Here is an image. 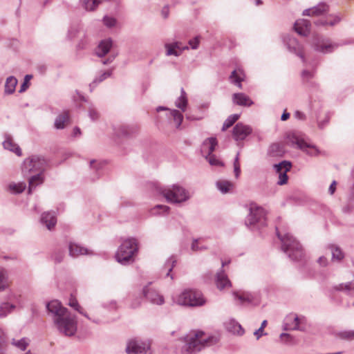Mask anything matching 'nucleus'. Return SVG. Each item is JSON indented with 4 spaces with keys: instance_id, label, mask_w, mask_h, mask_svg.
<instances>
[{
    "instance_id": "nucleus-1",
    "label": "nucleus",
    "mask_w": 354,
    "mask_h": 354,
    "mask_svg": "<svg viewBox=\"0 0 354 354\" xmlns=\"http://www.w3.org/2000/svg\"><path fill=\"white\" fill-rule=\"evenodd\" d=\"M218 341L219 337L217 335H209L202 330H193L185 337L181 353L195 354L205 347L216 344Z\"/></svg>"
},
{
    "instance_id": "nucleus-2",
    "label": "nucleus",
    "mask_w": 354,
    "mask_h": 354,
    "mask_svg": "<svg viewBox=\"0 0 354 354\" xmlns=\"http://www.w3.org/2000/svg\"><path fill=\"white\" fill-rule=\"evenodd\" d=\"M159 194L174 204H181L189 201L192 195L184 187L174 184L169 187L160 188L156 185V194Z\"/></svg>"
},
{
    "instance_id": "nucleus-3",
    "label": "nucleus",
    "mask_w": 354,
    "mask_h": 354,
    "mask_svg": "<svg viewBox=\"0 0 354 354\" xmlns=\"http://www.w3.org/2000/svg\"><path fill=\"white\" fill-rule=\"evenodd\" d=\"M173 300L178 305L188 307H201L207 301L203 293L195 289H185L174 297Z\"/></svg>"
},
{
    "instance_id": "nucleus-4",
    "label": "nucleus",
    "mask_w": 354,
    "mask_h": 354,
    "mask_svg": "<svg viewBox=\"0 0 354 354\" xmlns=\"http://www.w3.org/2000/svg\"><path fill=\"white\" fill-rule=\"evenodd\" d=\"M277 235L281 242V250L293 261L300 260L303 255L301 244L289 233L281 235L276 228Z\"/></svg>"
},
{
    "instance_id": "nucleus-5",
    "label": "nucleus",
    "mask_w": 354,
    "mask_h": 354,
    "mask_svg": "<svg viewBox=\"0 0 354 354\" xmlns=\"http://www.w3.org/2000/svg\"><path fill=\"white\" fill-rule=\"evenodd\" d=\"M138 252V241L134 238H129L120 245L115 254V259L118 263L127 265L134 261V257Z\"/></svg>"
},
{
    "instance_id": "nucleus-6",
    "label": "nucleus",
    "mask_w": 354,
    "mask_h": 354,
    "mask_svg": "<svg viewBox=\"0 0 354 354\" xmlns=\"http://www.w3.org/2000/svg\"><path fill=\"white\" fill-rule=\"evenodd\" d=\"M46 166L47 161L43 156L32 155L24 160L21 166L22 174L26 177L31 174L43 172Z\"/></svg>"
},
{
    "instance_id": "nucleus-7",
    "label": "nucleus",
    "mask_w": 354,
    "mask_h": 354,
    "mask_svg": "<svg viewBox=\"0 0 354 354\" xmlns=\"http://www.w3.org/2000/svg\"><path fill=\"white\" fill-rule=\"evenodd\" d=\"M287 145L291 147H296L309 156H317L319 150L317 147L307 142L304 138L296 133H289L286 136Z\"/></svg>"
},
{
    "instance_id": "nucleus-8",
    "label": "nucleus",
    "mask_w": 354,
    "mask_h": 354,
    "mask_svg": "<svg viewBox=\"0 0 354 354\" xmlns=\"http://www.w3.org/2000/svg\"><path fill=\"white\" fill-rule=\"evenodd\" d=\"M54 325L60 333L68 337L74 335L77 328L76 317L70 311L60 318L59 322H57Z\"/></svg>"
},
{
    "instance_id": "nucleus-9",
    "label": "nucleus",
    "mask_w": 354,
    "mask_h": 354,
    "mask_svg": "<svg viewBox=\"0 0 354 354\" xmlns=\"http://www.w3.org/2000/svg\"><path fill=\"white\" fill-rule=\"evenodd\" d=\"M245 224L252 229H259L266 225L265 210L258 206L252 205L250 208V213L246 217Z\"/></svg>"
},
{
    "instance_id": "nucleus-10",
    "label": "nucleus",
    "mask_w": 354,
    "mask_h": 354,
    "mask_svg": "<svg viewBox=\"0 0 354 354\" xmlns=\"http://www.w3.org/2000/svg\"><path fill=\"white\" fill-rule=\"evenodd\" d=\"M312 46L315 50L326 54L333 52L339 46V44L332 42L328 38L316 35L313 37Z\"/></svg>"
},
{
    "instance_id": "nucleus-11",
    "label": "nucleus",
    "mask_w": 354,
    "mask_h": 354,
    "mask_svg": "<svg viewBox=\"0 0 354 354\" xmlns=\"http://www.w3.org/2000/svg\"><path fill=\"white\" fill-rule=\"evenodd\" d=\"M151 346V341L132 339L127 342L126 352L127 354H147Z\"/></svg>"
},
{
    "instance_id": "nucleus-12",
    "label": "nucleus",
    "mask_w": 354,
    "mask_h": 354,
    "mask_svg": "<svg viewBox=\"0 0 354 354\" xmlns=\"http://www.w3.org/2000/svg\"><path fill=\"white\" fill-rule=\"evenodd\" d=\"M48 315L52 319L53 324L59 322L69 310L64 307L58 300H53L46 304Z\"/></svg>"
},
{
    "instance_id": "nucleus-13",
    "label": "nucleus",
    "mask_w": 354,
    "mask_h": 354,
    "mask_svg": "<svg viewBox=\"0 0 354 354\" xmlns=\"http://www.w3.org/2000/svg\"><path fill=\"white\" fill-rule=\"evenodd\" d=\"M234 297L240 304H248L252 306H257L260 304V296L256 292H234Z\"/></svg>"
},
{
    "instance_id": "nucleus-14",
    "label": "nucleus",
    "mask_w": 354,
    "mask_h": 354,
    "mask_svg": "<svg viewBox=\"0 0 354 354\" xmlns=\"http://www.w3.org/2000/svg\"><path fill=\"white\" fill-rule=\"evenodd\" d=\"M283 42L290 52L295 53L299 57L304 63L306 62V58L303 53V48L295 38L292 37L290 35H287L284 37Z\"/></svg>"
},
{
    "instance_id": "nucleus-15",
    "label": "nucleus",
    "mask_w": 354,
    "mask_h": 354,
    "mask_svg": "<svg viewBox=\"0 0 354 354\" xmlns=\"http://www.w3.org/2000/svg\"><path fill=\"white\" fill-rule=\"evenodd\" d=\"M252 132L250 126L242 122L237 123L233 128L232 136L236 141H243Z\"/></svg>"
},
{
    "instance_id": "nucleus-16",
    "label": "nucleus",
    "mask_w": 354,
    "mask_h": 354,
    "mask_svg": "<svg viewBox=\"0 0 354 354\" xmlns=\"http://www.w3.org/2000/svg\"><path fill=\"white\" fill-rule=\"evenodd\" d=\"M230 263V260L222 261H221L222 268H223L225 266L229 264ZM216 284L217 288L219 290H223L225 288H229L231 286V282L229 280L226 274L224 272V270H223V268H221V271L216 274Z\"/></svg>"
},
{
    "instance_id": "nucleus-17",
    "label": "nucleus",
    "mask_w": 354,
    "mask_h": 354,
    "mask_svg": "<svg viewBox=\"0 0 354 354\" xmlns=\"http://www.w3.org/2000/svg\"><path fill=\"white\" fill-rule=\"evenodd\" d=\"M165 47L167 56L174 55L178 57L182 54L183 51L189 49V46H183L180 41L165 44Z\"/></svg>"
},
{
    "instance_id": "nucleus-18",
    "label": "nucleus",
    "mask_w": 354,
    "mask_h": 354,
    "mask_svg": "<svg viewBox=\"0 0 354 354\" xmlns=\"http://www.w3.org/2000/svg\"><path fill=\"white\" fill-rule=\"evenodd\" d=\"M217 145V140L215 138H207L202 144L201 151L205 158L212 154L215 150V147Z\"/></svg>"
},
{
    "instance_id": "nucleus-19",
    "label": "nucleus",
    "mask_w": 354,
    "mask_h": 354,
    "mask_svg": "<svg viewBox=\"0 0 354 354\" xmlns=\"http://www.w3.org/2000/svg\"><path fill=\"white\" fill-rule=\"evenodd\" d=\"M294 29L299 35L306 36L310 30V23L304 19L297 20L294 24Z\"/></svg>"
},
{
    "instance_id": "nucleus-20",
    "label": "nucleus",
    "mask_w": 354,
    "mask_h": 354,
    "mask_svg": "<svg viewBox=\"0 0 354 354\" xmlns=\"http://www.w3.org/2000/svg\"><path fill=\"white\" fill-rule=\"evenodd\" d=\"M232 102L239 106H250L254 102L253 101L243 93H236L232 95Z\"/></svg>"
},
{
    "instance_id": "nucleus-21",
    "label": "nucleus",
    "mask_w": 354,
    "mask_h": 354,
    "mask_svg": "<svg viewBox=\"0 0 354 354\" xmlns=\"http://www.w3.org/2000/svg\"><path fill=\"white\" fill-rule=\"evenodd\" d=\"M329 7L325 3H320L317 6L306 9L303 12L304 15L319 16L328 11Z\"/></svg>"
},
{
    "instance_id": "nucleus-22",
    "label": "nucleus",
    "mask_w": 354,
    "mask_h": 354,
    "mask_svg": "<svg viewBox=\"0 0 354 354\" xmlns=\"http://www.w3.org/2000/svg\"><path fill=\"white\" fill-rule=\"evenodd\" d=\"M289 320L292 321L290 324L287 323L289 329L300 331H304L305 330V327L303 326V324L305 321L304 317H299L297 315L294 317L289 316L287 318V321Z\"/></svg>"
},
{
    "instance_id": "nucleus-23",
    "label": "nucleus",
    "mask_w": 354,
    "mask_h": 354,
    "mask_svg": "<svg viewBox=\"0 0 354 354\" xmlns=\"http://www.w3.org/2000/svg\"><path fill=\"white\" fill-rule=\"evenodd\" d=\"M112 46L113 41L110 38L101 41L96 50L97 55L98 57H104L109 52Z\"/></svg>"
},
{
    "instance_id": "nucleus-24",
    "label": "nucleus",
    "mask_w": 354,
    "mask_h": 354,
    "mask_svg": "<svg viewBox=\"0 0 354 354\" xmlns=\"http://www.w3.org/2000/svg\"><path fill=\"white\" fill-rule=\"evenodd\" d=\"M229 78L231 83L236 85L239 88H241V82L244 80L245 74L241 68H237L231 73Z\"/></svg>"
},
{
    "instance_id": "nucleus-25",
    "label": "nucleus",
    "mask_w": 354,
    "mask_h": 354,
    "mask_svg": "<svg viewBox=\"0 0 354 354\" xmlns=\"http://www.w3.org/2000/svg\"><path fill=\"white\" fill-rule=\"evenodd\" d=\"M41 222L50 230L56 224L57 218L54 212H44L41 217Z\"/></svg>"
},
{
    "instance_id": "nucleus-26",
    "label": "nucleus",
    "mask_w": 354,
    "mask_h": 354,
    "mask_svg": "<svg viewBox=\"0 0 354 354\" xmlns=\"http://www.w3.org/2000/svg\"><path fill=\"white\" fill-rule=\"evenodd\" d=\"M43 172H39L32 175L29 178L28 183V194H31L32 190L38 185H41L44 182Z\"/></svg>"
},
{
    "instance_id": "nucleus-27",
    "label": "nucleus",
    "mask_w": 354,
    "mask_h": 354,
    "mask_svg": "<svg viewBox=\"0 0 354 354\" xmlns=\"http://www.w3.org/2000/svg\"><path fill=\"white\" fill-rule=\"evenodd\" d=\"M168 117L169 120L173 121L177 129H181V124L183 120V115L180 111L176 109L170 110Z\"/></svg>"
},
{
    "instance_id": "nucleus-28",
    "label": "nucleus",
    "mask_w": 354,
    "mask_h": 354,
    "mask_svg": "<svg viewBox=\"0 0 354 354\" xmlns=\"http://www.w3.org/2000/svg\"><path fill=\"white\" fill-rule=\"evenodd\" d=\"M16 308V306L8 301L0 303V319L6 318L11 314Z\"/></svg>"
},
{
    "instance_id": "nucleus-29",
    "label": "nucleus",
    "mask_w": 354,
    "mask_h": 354,
    "mask_svg": "<svg viewBox=\"0 0 354 354\" xmlns=\"http://www.w3.org/2000/svg\"><path fill=\"white\" fill-rule=\"evenodd\" d=\"M187 104L188 100L187 97V93L184 88H182L180 90V95L176 99L175 105L179 109H180L182 112H185L186 111Z\"/></svg>"
},
{
    "instance_id": "nucleus-30",
    "label": "nucleus",
    "mask_w": 354,
    "mask_h": 354,
    "mask_svg": "<svg viewBox=\"0 0 354 354\" xmlns=\"http://www.w3.org/2000/svg\"><path fill=\"white\" fill-rule=\"evenodd\" d=\"M104 166V162L96 160L90 161V168L93 171V175L91 177L93 180L98 179L100 176V170Z\"/></svg>"
},
{
    "instance_id": "nucleus-31",
    "label": "nucleus",
    "mask_w": 354,
    "mask_h": 354,
    "mask_svg": "<svg viewBox=\"0 0 354 354\" xmlns=\"http://www.w3.org/2000/svg\"><path fill=\"white\" fill-rule=\"evenodd\" d=\"M69 254L73 257H76L79 255L88 254V250L77 244L71 243L68 246Z\"/></svg>"
},
{
    "instance_id": "nucleus-32",
    "label": "nucleus",
    "mask_w": 354,
    "mask_h": 354,
    "mask_svg": "<svg viewBox=\"0 0 354 354\" xmlns=\"http://www.w3.org/2000/svg\"><path fill=\"white\" fill-rule=\"evenodd\" d=\"M69 121V115L68 111H64L59 114L55 120V127L57 129H63L66 124Z\"/></svg>"
},
{
    "instance_id": "nucleus-33",
    "label": "nucleus",
    "mask_w": 354,
    "mask_h": 354,
    "mask_svg": "<svg viewBox=\"0 0 354 354\" xmlns=\"http://www.w3.org/2000/svg\"><path fill=\"white\" fill-rule=\"evenodd\" d=\"M3 146L5 149L12 151L19 156L21 155V149L12 141V138L10 137L6 138V139L3 141Z\"/></svg>"
},
{
    "instance_id": "nucleus-34",
    "label": "nucleus",
    "mask_w": 354,
    "mask_h": 354,
    "mask_svg": "<svg viewBox=\"0 0 354 354\" xmlns=\"http://www.w3.org/2000/svg\"><path fill=\"white\" fill-rule=\"evenodd\" d=\"M10 286V281L7 270L0 267V292L8 289Z\"/></svg>"
},
{
    "instance_id": "nucleus-35",
    "label": "nucleus",
    "mask_w": 354,
    "mask_h": 354,
    "mask_svg": "<svg viewBox=\"0 0 354 354\" xmlns=\"http://www.w3.org/2000/svg\"><path fill=\"white\" fill-rule=\"evenodd\" d=\"M285 153L284 147L280 143L272 144L268 149V153L272 157L282 156Z\"/></svg>"
},
{
    "instance_id": "nucleus-36",
    "label": "nucleus",
    "mask_w": 354,
    "mask_h": 354,
    "mask_svg": "<svg viewBox=\"0 0 354 354\" xmlns=\"http://www.w3.org/2000/svg\"><path fill=\"white\" fill-rule=\"evenodd\" d=\"M217 189L223 194L230 192L234 187V184L229 180H220L216 183Z\"/></svg>"
},
{
    "instance_id": "nucleus-37",
    "label": "nucleus",
    "mask_w": 354,
    "mask_h": 354,
    "mask_svg": "<svg viewBox=\"0 0 354 354\" xmlns=\"http://www.w3.org/2000/svg\"><path fill=\"white\" fill-rule=\"evenodd\" d=\"M17 84V80L15 77H8L6 79L5 84V93L8 95L13 93L15 91Z\"/></svg>"
},
{
    "instance_id": "nucleus-38",
    "label": "nucleus",
    "mask_w": 354,
    "mask_h": 354,
    "mask_svg": "<svg viewBox=\"0 0 354 354\" xmlns=\"http://www.w3.org/2000/svg\"><path fill=\"white\" fill-rule=\"evenodd\" d=\"M155 288L153 282H149L143 288L142 293L144 297L150 300L151 303L155 301L154 298Z\"/></svg>"
},
{
    "instance_id": "nucleus-39",
    "label": "nucleus",
    "mask_w": 354,
    "mask_h": 354,
    "mask_svg": "<svg viewBox=\"0 0 354 354\" xmlns=\"http://www.w3.org/2000/svg\"><path fill=\"white\" fill-rule=\"evenodd\" d=\"M330 249L331 250L332 259L333 261L339 262L344 258V253L338 246L330 245Z\"/></svg>"
},
{
    "instance_id": "nucleus-40",
    "label": "nucleus",
    "mask_w": 354,
    "mask_h": 354,
    "mask_svg": "<svg viewBox=\"0 0 354 354\" xmlns=\"http://www.w3.org/2000/svg\"><path fill=\"white\" fill-rule=\"evenodd\" d=\"M30 340L28 338L24 337L21 339H12L11 344L21 351H25L29 345Z\"/></svg>"
},
{
    "instance_id": "nucleus-41",
    "label": "nucleus",
    "mask_w": 354,
    "mask_h": 354,
    "mask_svg": "<svg viewBox=\"0 0 354 354\" xmlns=\"http://www.w3.org/2000/svg\"><path fill=\"white\" fill-rule=\"evenodd\" d=\"M10 191L13 194H20L23 192L26 187V183L21 182L18 183H10L8 186Z\"/></svg>"
},
{
    "instance_id": "nucleus-42",
    "label": "nucleus",
    "mask_w": 354,
    "mask_h": 354,
    "mask_svg": "<svg viewBox=\"0 0 354 354\" xmlns=\"http://www.w3.org/2000/svg\"><path fill=\"white\" fill-rule=\"evenodd\" d=\"M277 173H281L283 171L288 172L291 168V163L289 161L283 160L279 164L274 165Z\"/></svg>"
},
{
    "instance_id": "nucleus-43",
    "label": "nucleus",
    "mask_w": 354,
    "mask_h": 354,
    "mask_svg": "<svg viewBox=\"0 0 354 354\" xmlns=\"http://www.w3.org/2000/svg\"><path fill=\"white\" fill-rule=\"evenodd\" d=\"M240 117L239 114H233L230 115L224 122L222 131H225L230 127H232Z\"/></svg>"
},
{
    "instance_id": "nucleus-44",
    "label": "nucleus",
    "mask_w": 354,
    "mask_h": 354,
    "mask_svg": "<svg viewBox=\"0 0 354 354\" xmlns=\"http://www.w3.org/2000/svg\"><path fill=\"white\" fill-rule=\"evenodd\" d=\"M68 304L71 307L73 308L78 313H80V314H82V315L86 317L87 319H91V318L88 317V315L82 310V307L79 305V304L75 298H73L71 297L69 299Z\"/></svg>"
},
{
    "instance_id": "nucleus-45",
    "label": "nucleus",
    "mask_w": 354,
    "mask_h": 354,
    "mask_svg": "<svg viewBox=\"0 0 354 354\" xmlns=\"http://www.w3.org/2000/svg\"><path fill=\"white\" fill-rule=\"evenodd\" d=\"M337 337L344 340H354V330L341 331L337 334Z\"/></svg>"
},
{
    "instance_id": "nucleus-46",
    "label": "nucleus",
    "mask_w": 354,
    "mask_h": 354,
    "mask_svg": "<svg viewBox=\"0 0 354 354\" xmlns=\"http://www.w3.org/2000/svg\"><path fill=\"white\" fill-rule=\"evenodd\" d=\"M103 24L107 28H113L117 24V20L114 17L104 16L103 18Z\"/></svg>"
},
{
    "instance_id": "nucleus-47",
    "label": "nucleus",
    "mask_w": 354,
    "mask_h": 354,
    "mask_svg": "<svg viewBox=\"0 0 354 354\" xmlns=\"http://www.w3.org/2000/svg\"><path fill=\"white\" fill-rule=\"evenodd\" d=\"M205 158L208 161L209 165L212 166H223V163L213 154Z\"/></svg>"
},
{
    "instance_id": "nucleus-48",
    "label": "nucleus",
    "mask_w": 354,
    "mask_h": 354,
    "mask_svg": "<svg viewBox=\"0 0 354 354\" xmlns=\"http://www.w3.org/2000/svg\"><path fill=\"white\" fill-rule=\"evenodd\" d=\"M176 263V259L174 257H171L166 262L165 266L168 268V272L167 273V276H169L170 272H171L173 268L175 266Z\"/></svg>"
},
{
    "instance_id": "nucleus-49",
    "label": "nucleus",
    "mask_w": 354,
    "mask_h": 354,
    "mask_svg": "<svg viewBox=\"0 0 354 354\" xmlns=\"http://www.w3.org/2000/svg\"><path fill=\"white\" fill-rule=\"evenodd\" d=\"M200 41H201V37L196 36L194 38L190 39L188 43L192 49L196 50L199 46Z\"/></svg>"
},
{
    "instance_id": "nucleus-50",
    "label": "nucleus",
    "mask_w": 354,
    "mask_h": 354,
    "mask_svg": "<svg viewBox=\"0 0 354 354\" xmlns=\"http://www.w3.org/2000/svg\"><path fill=\"white\" fill-rule=\"evenodd\" d=\"M328 18H330L331 19H328V25L330 26H333L338 23H339L342 20V17L339 15H329Z\"/></svg>"
},
{
    "instance_id": "nucleus-51",
    "label": "nucleus",
    "mask_w": 354,
    "mask_h": 354,
    "mask_svg": "<svg viewBox=\"0 0 354 354\" xmlns=\"http://www.w3.org/2000/svg\"><path fill=\"white\" fill-rule=\"evenodd\" d=\"M280 337L283 342L286 344H293L294 337L288 333H281Z\"/></svg>"
},
{
    "instance_id": "nucleus-52",
    "label": "nucleus",
    "mask_w": 354,
    "mask_h": 354,
    "mask_svg": "<svg viewBox=\"0 0 354 354\" xmlns=\"http://www.w3.org/2000/svg\"><path fill=\"white\" fill-rule=\"evenodd\" d=\"M88 115L90 118L95 121L97 120L100 117V113L98 111L93 107H90L88 109Z\"/></svg>"
},
{
    "instance_id": "nucleus-53",
    "label": "nucleus",
    "mask_w": 354,
    "mask_h": 354,
    "mask_svg": "<svg viewBox=\"0 0 354 354\" xmlns=\"http://www.w3.org/2000/svg\"><path fill=\"white\" fill-rule=\"evenodd\" d=\"M111 73H112V70H109V71H107L106 72H104L102 75H100V76L98 78H96L93 81V84L96 83V82H102L103 80H104L107 77H110L111 75Z\"/></svg>"
},
{
    "instance_id": "nucleus-54",
    "label": "nucleus",
    "mask_w": 354,
    "mask_h": 354,
    "mask_svg": "<svg viewBox=\"0 0 354 354\" xmlns=\"http://www.w3.org/2000/svg\"><path fill=\"white\" fill-rule=\"evenodd\" d=\"M233 324V326H234V329L232 330V332L233 333H236L237 334L239 335H242L243 333V329L242 328L241 326L238 324L237 322H232ZM227 328L230 330H232L231 328Z\"/></svg>"
},
{
    "instance_id": "nucleus-55",
    "label": "nucleus",
    "mask_w": 354,
    "mask_h": 354,
    "mask_svg": "<svg viewBox=\"0 0 354 354\" xmlns=\"http://www.w3.org/2000/svg\"><path fill=\"white\" fill-rule=\"evenodd\" d=\"M234 172L235 177L238 178L241 174V168H240V163L239 160H234Z\"/></svg>"
},
{
    "instance_id": "nucleus-56",
    "label": "nucleus",
    "mask_w": 354,
    "mask_h": 354,
    "mask_svg": "<svg viewBox=\"0 0 354 354\" xmlns=\"http://www.w3.org/2000/svg\"><path fill=\"white\" fill-rule=\"evenodd\" d=\"M32 78V75H26L24 78V82L21 85L19 93L25 91L28 88V82Z\"/></svg>"
},
{
    "instance_id": "nucleus-57",
    "label": "nucleus",
    "mask_w": 354,
    "mask_h": 354,
    "mask_svg": "<svg viewBox=\"0 0 354 354\" xmlns=\"http://www.w3.org/2000/svg\"><path fill=\"white\" fill-rule=\"evenodd\" d=\"M286 173L287 172H285V171H283V172H281V173H278L279 178V180L278 182L279 185H284L287 183L288 176H287Z\"/></svg>"
},
{
    "instance_id": "nucleus-58",
    "label": "nucleus",
    "mask_w": 354,
    "mask_h": 354,
    "mask_svg": "<svg viewBox=\"0 0 354 354\" xmlns=\"http://www.w3.org/2000/svg\"><path fill=\"white\" fill-rule=\"evenodd\" d=\"M191 249L192 251L196 252L198 250H205L206 248L204 246L199 247L198 239H194L192 243Z\"/></svg>"
},
{
    "instance_id": "nucleus-59",
    "label": "nucleus",
    "mask_w": 354,
    "mask_h": 354,
    "mask_svg": "<svg viewBox=\"0 0 354 354\" xmlns=\"http://www.w3.org/2000/svg\"><path fill=\"white\" fill-rule=\"evenodd\" d=\"M156 214H160V212L168 213L169 211V207L167 205H156Z\"/></svg>"
},
{
    "instance_id": "nucleus-60",
    "label": "nucleus",
    "mask_w": 354,
    "mask_h": 354,
    "mask_svg": "<svg viewBox=\"0 0 354 354\" xmlns=\"http://www.w3.org/2000/svg\"><path fill=\"white\" fill-rule=\"evenodd\" d=\"M64 254L62 252H58L54 254V260L56 263H60L64 259Z\"/></svg>"
},
{
    "instance_id": "nucleus-61",
    "label": "nucleus",
    "mask_w": 354,
    "mask_h": 354,
    "mask_svg": "<svg viewBox=\"0 0 354 354\" xmlns=\"http://www.w3.org/2000/svg\"><path fill=\"white\" fill-rule=\"evenodd\" d=\"M328 19H319L314 21L316 26H326L328 25Z\"/></svg>"
},
{
    "instance_id": "nucleus-62",
    "label": "nucleus",
    "mask_w": 354,
    "mask_h": 354,
    "mask_svg": "<svg viewBox=\"0 0 354 354\" xmlns=\"http://www.w3.org/2000/svg\"><path fill=\"white\" fill-rule=\"evenodd\" d=\"M169 6H165L161 10V15L164 19H167L169 16Z\"/></svg>"
},
{
    "instance_id": "nucleus-63",
    "label": "nucleus",
    "mask_w": 354,
    "mask_h": 354,
    "mask_svg": "<svg viewBox=\"0 0 354 354\" xmlns=\"http://www.w3.org/2000/svg\"><path fill=\"white\" fill-rule=\"evenodd\" d=\"M301 76L303 79L309 80L313 77V75L311 72L304 70L302 71Z\"/></svg>"
},
{
    "instance_id": "nucleus-64",
    "label": "nucleus",
    "mask_w": 354,
    "mask_h": 354,
    "mask_svg": "<svg viewBox=\"0 0 354 354\" xmlns=\"http://www.w3.org/2000/svg\"><path fill=\"white\" fill-rule=\"evenodd\" d=\"M317 262L321 266H323V267H325L327 266L328 264V260L327 259L322 256V257H320L318 260H317Z\"/></svg>"
}]
</instances>
